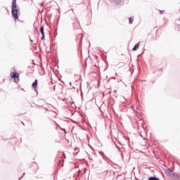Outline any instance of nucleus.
<instances>
[{
	"mask_svg": "<svg viewBox=\"0 0 180 180\" xmlns=\"http://www.w3.org/2000/svg\"><path fill=\"white\" fill-rule=\"evenodd\" d=\"M11 15L15 19V22H20L19 20V15H20V12H19V7L16 4V0H13L12 1V4H11Z\"/></svg>",
	"mask_w": 180,
	"mask_h": 180,
	"instance_id": "f257e3e1",
	"label": "nucleus"
},
{
	"mask_svg": "<svg viewBox=\"0 0 180 180\" xmlns=\"http://www.w3.org/2000/svg\"><path fill=\"white\" fill-rule=\"evenodd\" d=\"M19 75H20L19 73H18V72H12L10 76L11 77V78L14 79V82L15 84H19Z\"/></svg>",
	"mask_w": 180,
	"mask_h": 180,
	"instance_id": "f03ea898",
	"label": "nucleus"
},
{
	"mask_svg": "<svg viewBox=\"0 0 180 180\" xmlns=\"http://www.w3.org/2000/svg\"><path fill=\"white\" fill-rule=\"evenodd\" d=\"M98 153L101 155V158L97 157L96 159V161L97 164H102V159L101 158L105 159V156H103V153H102V152H98Z\"/></svg>",
	"mask_w": 180,
	"mask_h": 180,
	"instance_id": "7ed1b4c3",
	"label": "nucleus"
},
{
	"mask_svg": "<svg viewBox=\"0 0 180 180\" xmlns=\"http://www.w3.org/2000/svg\"><path fill=\"white\" fill-rule=\"evenodd\" d=\"M40 32H41V40H44L46 36L44 35V25H42L41 27H40Z\"/></svg>",
	"mask_w": 180,
	"mask_h": 180,
	"instance_id": "20e7f679",
	"label": "nucleus"
},
{
	"mask_svg": "<svg viewBox=\"0 0 180 180\" xmlns=\"http://www.w3.org/2000/svg\"><path fill=\"white\" fill-rule=\"evenodd\" d=\"M32 88H34L35 92H37V79H35L32 84Z\"/></svg>",
	"mask_w": 180,
	"mask_h": 180,
	"instance_id": "39448f33",
	"label": "nucleus"
},
{
	"mask_svg": "<svg viewBox=\"0 0 180 180\" xmlns=\"http://www.w3.org/2000/svg\"><path fill=\"white\" fill-rule=\"evenodd\" d=\"M77 22L76 23H73V29L75 30H77V29H79V22H78V20H76Z\"/></svg>",
	"mask_w": 180,
	"mask_h": 180,
	"instance_id": "423d86ee",
	"label": "nucleus"
},
{
	"mask_svg": "<svg viewBox=\"0 0 180 180\" xmlns=\"http://www.w3.org/2000/svg\"><path fill=\"white\" fill-rule=\"evenodd\" d=\"M140 44V42L136 44L133 48H132V51H136V50L139 49V46Z\"/></svg>",
	"mask_w": 180,
	"mask_h": 180,
	"instance_id": "0eeeda50",
	"label": "nucleus"
},
{
	"mask_svg": "<svg viewBox=\"0 0 180 180\" xmlns=\"http://www.w3.org/2000/svg\"><path fill=\"white\" fill-rule=\"evenodd\" d=\"M148 180H160V179L155 176L148 177Z\"/></svg>",
	"mask_w": 180,
	"mask_h": 180,
	"instance_id": "6e6552de",
	"label": "nucleus"
},
{
	"mask_svg": "<svg viewBox=\"0 0 180 180\" xmlns=\"http://www.w3.org/2000/svg\"><path fill=\"white\" fill-rule=\"evenodd\" d=\"M167 175H169V176H171V174H172L174 172H172V170H171V169H167Z\"/></svg>",
	"mask_w": 180,
	"mask_h": 180,
	"instance_id": "1a4fd4ad",
	"label": "nucleus"
},
{
	"mask_svg": "<svg viewBox=\"0 0 180 180\" xmlns=\"http://www.w3.org/2000/svg\"><path fill=\"white\" fill-rule=\"evenodd\" d=\"M173 178H178V174L174 173V172L171 174V176Z\"/></svg>",
	"mask_w": 180,
	"mask_h": 180,
	"instance_id": "9d476101",
	"label": "nucleus"
},
{
	"mask_svg": "<svg viewBox=\"0 0 180 180\" xmlns=\"http://www.w3.org/2000/svg\"><path fill=\"white\" fill-rule=\"evenodd\" d=\"M104 160H107L108 164H109L110 162H112V160H109V158H108L106 156H104Z\"/></svg>",
	"mask_w": 180,
	"mask_h": 180,
	"instance_id": "9b49d317",
	"label": "nucleus"
},
{
	"mask_svg": "<svg viewBox=\"0 0 180 180\" xmlns=\"http://www.w3.org/2000/svg\"><path fill=\"white\" fill-rule=\"evenodd\" d=\"M113 2H115V4H120L122 2V0H112Z\"/></svg>",
	"mask_w": 180,
	"mask_h": 180,
	"instance_id": "f8f14e48",
	"label": "nucleus"
},
{
	"mask_svg": "<svg viewBox=\"0 0 180 180\" xmlns=\"http://www.w3.org/2000/svg\"><path fill=\"white\" fill-rule=\"evenodd\" d=\"M129 25H133V18H129Z\"/></svg>",
	"mask_w": 180,
	"mask_h": 180,
	"instance_id": "ddd939ff",
	"label": "nucleus"
},
{
	"mask_svg": "<svg viewBox=\"0 0 180 180\" xmlns=\"http://www.w3.org/2000/svg\"><path fill=\"white\" fill-rule=\"evenodd\" d=\"M62 131H64L65 134H67V131L65 130V129H61Z\"/></svg>",
	"mask_w": 180,
	"mask_h": 180,
	"instance_id": "4468645a",
	"label": "nucleus"
},
{
	"mask_svg": "<svg viewBox=\"0 0 180 180\" xmlns=\"http://www.w3.org/2000/svg\"><path fill=\"white\" fill-rule=\"evenodd\" d=\"M23 176H25V173H23L22 176L20 177L18 180H20L21 179H22Z\"/></svg>",
	"mask_w": 180,
	"mask_h": 180,
	"instance_id": "2eb2a0df",
	"label": "nucleus"
},
{
	"mask_svg": "<svg viewBox=\"0 0 180 180\" xmlns=\"http://www.w3.org/2000/svg\"><path fill=\"white\" fill-rule=\"evenodd\" d=\"M159 12L160 13H164V11H159Z\"/></svg>",
	"mask_w": 180,
	"mask_h": 180,
	"instance_id": "dca6fc26",
	"label": "nucleus"
},
{
	"mask_svg": "<svg viewBox=\"0 0 180 180\" xmlns=\"http://www.w3.org/2000/svg\"><path fill=\"white\" fill-rule=\"evenodd\" d=\"M30 41H31V43H33V40L32 39H30Z\"/></svg>",
	"mask_w": 180,
	"mask_h": 180,
	"instance_id": "f3484780",
	"label": "nucleus"
},
{
	"mask_svg": "<svg viewBox=\"0 0 180 180\" xmlns=\"http://www.w3.org/2000/svg\"><path fill=\"white\" fill-rule=\"evenodd\" d=\"M46 112H49V109L46 108Z\"/></svg>",
	"mask_w": 180,
	"mask_h": 180,
	"instance_id": "a211bd4d",
	"label": "nucleus"
},
{
	"mask_svg": "<svg viewBox=\"0 0 180 180\" xmlns=\"http://www.w3.org/2000/svg\"><path fill=\"white\" fill-rule=\"evenodd\" d=\"M131 108H132L133 110H134V108H133V106H131Z\"/></svg>",
	"mask_w": 180,
	"mask_h": 180,
	"instance_id": "6ab92c4d",
	"label": "nucleus"
},
{
	"mask_svg": "<svg viewBox=\"0 0 180 180\" xmlns=\"http://www.w3.org/2000/svg\"><path fill=\"white\" fill-rule=\"evenodd\" d=\"M22 123L23 126H25V123H23V122H22Z\"/></svg>",
	"mask_w": 180,
	"mask_h": 180,
	"instance_id": "aec40b11",
	"label": "nucleus"
},
{
	"mask_svg": "<svg viewBox=\"0 0 180 180\" xmlns=\"http://www.w3.org/2000/svg\"><path fill=\"white\" fill-rule=\"evenodd\" d=\"M41 5L43 6V3H41Z\"/></svg>",
	"mask_w": 180,
	"mask_h": 180,
	"instance_id": "412c9836",
	"label": "nucleus"
},
{
	"mask_svg": "<svg viewBox=\"0 0 180 180\" xmlns=\"http://www.w3.org/2000/svg\"><path fill=\"white\" fill-rule=\"evenodd\" d=\"M115 75H117V73H115Z\"/></svg>",
	"mask_w": 180,
	"mask_h": 180,
	"instance_id": "4be33fe9",
	"label": "nucleus"
},
{
	"mask_svg": "<svg viewBox=\"0 0 180 180\" xmlns=\"http://www.w3.org/2000/svg\"><path fill=\"white\" fill-rule=\"evenodd\" d=\"M71 84H72V83L70 82V84L71 85Z\"/></svg>",
	"mask_w": 180,
	"mask_h": 180,
	"instance_id": "5701e85b",
	"label": "nucleus"
},
{
	"mask_svg": "<svg viewBox=\"0 0 180 180\" xmlns=\"http://www.w3.org/2000/svg\"><path fill=\"white\" fill-rule=\"evenodd\" d=\"M72 11H74V10L72 8Z\"/></svg>",
	"mask_w": 180,
	"mask_h": 180,
	"instance_id": "b1692460",
	"label": "nucleus"
}]
</instances>
